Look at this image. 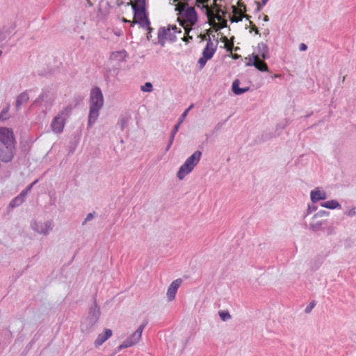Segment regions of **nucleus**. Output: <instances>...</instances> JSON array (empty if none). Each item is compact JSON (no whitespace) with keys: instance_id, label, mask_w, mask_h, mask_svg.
Returning a JSON list of instances; mask_svg holds the SVG:
<instances>
[{"instance_id":"f257e3e1","label":"nucleus","mask_w":356,"mask_h":356,"mask_svg":"<svg viewBox=\"0 0 356 356\" xmlns=\"http://www.w3.org/2000/svg\"><path fill=\"white\" fill-rule=\"evenodd\" d=\"M104 105V97L99 88L92 89L90 95V111L88 127L91 128L99 117V112Z\"/></svg>"},{"instance_id":"f03ea898","label":"nucleus","mask_w":356,"mask_h":356,"mask_svg":"<svg viewBox=\"0 0 356 356\" xmlns=\"http://www.w3.org/2000/svg\"><path fill=\"white\" fill-rule=\"evenodd\" d=\"M100 316V309L94 300L92 305L89 307L88 316L83 318L81 324V330L84 333H89L97 323Z\"/></svg>"},{"instance_id":"7ed1b4c3","label":"nucleus","mask_w":356,"mask_h":356,"mask_svg":"<svg viewBox=\"0 0 356 356\" xmlns=\"http://www.w3.org/2000/svg\"><path fill=\"white\" fill-rule=\"evenodd\" d=\"M177 10L179 11L182 19L180 20V24L188 25L193 26L197 20V15L195 8L188 6V3H178Z\"/></svg>"},{"instance_id":"20e7f679","label":"nucleus","mask_w":356,"mask_h":356,"mask_svg":"<svg viewBox=\"0 0 356 356\" xmlns=\"http://www.w3.org/2000/svg\"><path fill=\"white\" fill-rule=\"evenodd\" d=\"M201 156L202 152L197 150L186 160L183 165H181L177 173V177L180 180L183 179L186 175L189 174L194 169L199 163Z\"/></svg>"},{"instance_id":"39448f33","label":"nucleus","mask_w":356,"mask_h":356,"mask_svg":"<svg viewBox=\"0 0 356 356\" xmlns=\"http://www.w3.org/2000/svg\"><path fill=\"white\" fill-rule=\"evenodd\" d=\"M181 32V29L178 30V28L175 25L170 26L168 28L161 27L158 32L159 42L161 46H164L166 40L175 42L177 39L175 33H180Z\"/></svg>"},{"instance_id":"423d86ee","label":"nucleus","mask_w":356,"mask_h":356,"mask_svg":"<svg viewBox=\"0 0 356 356\" xmlns=\"http://www.w3.org/2000/svg\"><path fill=\"white\" fill-rule=\"evenodd\" d=\"M147 324V321H144L143 323L138 327V329L128 337L121 345L118 348V350H121L123 348L131 347L136 344L140 339L143 331Z\"/></svg>"},{"instance_id":"0eeeda50","label":"nucleus","mask_w":356,"mask_h":356,"mask_svg":"<svg viewBox=\"0 0 356 356\" xmlns=\"http://www.w3.org/2000/svg\"><path fill=\"white\" fill-rule=\"evenodd\" d=\"M31 228L37 233L47 236L52 231L54 223L52 220L33 221L31 224Z\"/></svg>"},{"instance_id":"6e6552de","label":"nucleus","mask_w":356,"mask_h":356,"mask_svg":"<svg viewBox=\"0 0 356 356\" xmlns=\"http://www.w3.org/2000/svg\"><path fill=\"white\" fill-rule=\"evenodd\" d=\"M54 102V95L49 90H44L40 96L34 101L33 104H40V106L49 110Z\"/></svg>"},{"instance_id":"1a4fd4ad","label":"nucleus","mask_w":356,"mask_h":356,"mask_svg":"<svg viewBox=\"0 0 356 356\" xmlns=\"http://www.w3.org/2000/svg\"><path fill=\"white\" fill-rule=\"evenodd\" d=\"M193 105L191 104L188 108H186L184 111V112L181 114L180 118L179 119L178 122L174 126L173 129L170 134V140H169L168 144L165 148V151H168L170 149L172 144L173 143L175 134L179 131L180 125L184 122V120H185L186 117L188 115V111L193 108Z\"/></svg>"},{"instance_id":"9d476101","label":"nucleus","mask_w":356,"mask_h":356,"mask_svg":"<svg viewBox=\"0 0 356 356\" xmlns=\"http://www.w3.org/2000/svg\"><path fill=\"white\" fill-rule=\"evenodd\" d=\"M132 9L136 22L140 24L142 26H149L150 22L145 14V8H143V9L141 8H134Z\"/></svg>"},{"instance_id":"9b49d317","label":"nucleus","mask_w":356,"mask_h":356,"mask_svg":"<svg viewBox=\"0 0 356 356\" xmlns=\"http://www.w3.org/2000/svg\"><path fill=\"white\" fill-rule=\"evenodd\" d=\"M232 13L234 15L230 17V20L232 22H238L242 21L243 17H246L249 19V16L243 15V13L245 12V6L244 4H240L239 8H237L235 6H232Z\"/></svg>"},{"instance_id":"f8f14e48","label":"nucleus","mask_w":356,"mask_h":356,"mask_svg":"<svg viewBox=\"0 0 356 356\" xmlns=\"http://www.w3.org/2000/svg\"><path fill=\"white\" fill-rule=\"evenodd\" d=\"M182 283V280L178 278L174 280L169 286L167 291V297L169 301H172L175 299L177 291Z\"/></svg>"},{"instance_id":"ddd939ff","label":"nucleus","mask_w":356,"mask_h":356,"mask_svg":"<svg viewBox=\"0 0 356 356\" xmlns=\"http://www.w3.org/2000/svg\"><path fill=\"white\" fill-rule=\"evenodd\" d=\"M201 9H205L208 17L213 19V20L217 19L218 21H221L223 18V15L225 13L220 8L217 9L216 12L214 13L213 11L211 10V9L207 4H203L201 7Z\"/></svg>"},{"instance_id":"4468645a","label":"nucleus","mask_w":356,"mask_h":356,"mask_svg":"<svg viewBox=\"0 0 356 356\" xmlns=\"http://www.w3.org/2000/svg\"><path fill=\"white\" fill-rule=\"evenodd\" d=\"M65 121L60 117L55 116L51 123V128L53 132L55 134H60L63 132Z\"/></svg>"},{"instance_id":"2eb2a0df","label":"nucleus","mask_w":356,"mask_h":356,"mask_svg":"<svg viewBox=\"0 0 356 356\" xmlns=\"http://www.w3.org/2000/svg\"><path fill=\"white\" fill-rule=\"evenodd\" d=\"M216 50V44H214L211 38H209L207 45L202 51V55L206 58L211 59Z\"/></svg>"},{"instance_id":"dca6fc26","label":"nucleus","mask_w":356,"mask_h":356,"mask_svg":"<svg viewBox=\"0 0 356 356\" xmlns=\"http://www.w3.org/2000/svg\"><path fill=\"white\" fill-rule=\"evenodd\" d=\"M311 200L312 202L315 203L321 200L327 198L326 193L324 191L320 190L318 188H315L310 193Z\"/></svg>"},{"instance_id":"f3484780","label":"nucleus","mask_w":356,"mask_h":356,"mask_svg":"<svg viewBox=\"0 0 356 356\" xmlns=\"http://www.w3.org/2000/svg\"><path fill=\"white\" fill-rule=\"evenodd\" d=\"M112 336V330L110 329H105L104 332L98 334L95 345L98 347L103 344L109 337Z\"/></svg>"},{"instance_id":"a211bd4d","label":"nucleus","mask_w":356,"mask_h":356,"mask_svg":"<svg viewBox=\"0 0 356 356\" xmlns=\"http://www.w3.org/2000/svg\"><path fill=\"white\" fill-rule=\"evenodd\" d=\"M127 56V53L125 50H120L113 52L110 56V58L112 60L124 61Z\"/></svg>"},{"instance_id":"6ab92c4d","label":"nucleus","mask_w":356,"mask_h":356,"mask_svg":"<svg viewBox=\"0 0 356 356\" xmlns=\"http://www.w3.org/2000/svg\"><path fill=\"white\" fill-rule=\"evenodd\" d=\"M268 46L263 43H259L257 46V54L256 56H258L259 57L261 56L264 60L268 58Z\"/></svg>"},{"instance_id":"aec40b11","label":"nucleus","mask_w":356,"mask_h":356,"mask_svg":"<svg viewBox=\"0 0 356 356\" xmlns=\"http://www.w3.org/2000/svg\"><path fill=\"white\" fill-rule=\"evenodd\" d=\"M239 83H240L238 79L235 80L232 83V91L236 95H242V94L245 93V92H248L250 89L248 87L243 88H239Z\"/></svg>"},{"instance_id":"412c9836","label":"nucleus","mask_w":356,"mask_h":356,"mask_svg":"<svg viewBox=\"0 0 356 356\" xmlns=\"http://www.w3.org/2000/svg\"><path fill=\"white\" fill-rule=\"evenodd\" d=\"M72 111V106L69 104L64 107L61 111H59L57 116L60 117L62 119H63L65 122L67 120V118L70 116Z\"/></svg>"},{"instance_id":"4be33fe9","label":"nucleus","mask_w":356,"mask_h":356,"mask_svg":"<svg viewBox=\"0 0 356 356\" xmlns=\"http://www.w3.org/2000/svg\"><path fill=\"white\" fill-rule=\"evenodd\" d=\"M255 65L254 67L261 72H268V67L267 66V64L264 61L261 60L258 56H255Z\"/></svg>"},{"instance_id":"5701e85b","label":"nucleus","mask_w":356,"mask_h":356,"mask_svg":"<svg viewBox=\"0 0 356 356\" xmlns=\"http://www.w3.org/2000/svg\"><path fill=\"white\" fill-rule=\"evenodd\" d=\"M29 99V95L26 92H22L17 98L16 100V108H19L24 104L26 103Z\"/></svg>"},{"instance_id":"b1692460","label":"nucleus","mask_w":356,"mask_h":356,"mask_svg":"<svg viewBox=\"0 0 356 356\" xmlns=\"http://www.w3.org/2000/svg\"><path fill=\"white\" fill-rule=\"evenodd\" d=\"M321 205L323 207H325L327 209H341V204L337 200H334L323 202L321 204Z\"/></svg>"},{"instance_id":"393cba45","label":"nucleus","mask_w":356,"mask_h":356,"mask_svg":"<svg viewBox=\"0 0 356 356\" xmlns=\"http://www.w3.org/2000/svg\"><path fill=\"white\" fill-rule=\"evenodd\" d=\"M24 202V193H20L19 195L15 197L9 204V207L14 208L19 206Z\"/></svg>"},{"instance_id":"a878e982","label":"nucleus","mask_w":356,"mask_h":356,"mask_svg":"<svg viewBox=\"0 0 356 356\" xmlns=\"http://www.w3.org/2000/svg\"><path fill=\"white\" fill-rule=\"evenodd\" d=\"M129 5L131 6V8H141L143 9V8H145L146 6V0H134L133 1H130Z\"/></svg>"},{"instance_id":"bb28decb","label":"nucleus","mask_w":356,"mask_h":356,"mask_svg":"<svg viewBox=\"0 0 356 356\" xmlns=\"http://www.w3.org/2000/svg\"><path fill=\"white\" fill-rule=\"evenodd\" d=\"M182 26L185 30V34H186V35H184L182 38V40L186 42H189L190 40H191L193 39V37L189 35V32L191 31L192 26H188V25H184V24H182Z\"/></svg>"},{"instance_id":"cd10ccee","label":"nucleus","mask_w":356,"mask_h":356,"mask_svg":"<svg viewBox=\"0 0 356 356\" xmlns=\"http://www.w3.org/2000/svg\"><path fill=\"white\" fill-rule=\"evenodd\" d=\"M323 222L321 221L312 222L309 223V228L314 232H316L321 228Z\"/></svg>"},{"instance_id":"c85d7f7f","label":"nucleus","mask_w":356,"mask_h":356,"mask_svg":"<svg viewBox=\"0 0 356 356\" xmlns=\"http://www.w3.org/2000/svg\"><path fill=\"white\" fill-rule=\"evenodd\" d=\"M218 314L222 321H227L232 318L230 314L227 311H220Z\"/></svg>"},{"instance_id":"c756f323","label":"nucleus","mask_w":356,"mask_h":356,"mask_svg":"<svg viewBox=\"0 0 356 356\" xmlns=\"http://www.w3.org/2000/svg\"><path fill=\"white\" fill-rule=\"evenodd\" d=\"M11 33V31H9L6 27H3L2 29H0V42L4 40L7 35Z\"/></svg>"},{"instance_id":"7c9ffc66","label":"nucleus","mask_w":356,"mask_h":356,"mask_svg":"<svg viewBox=\"0 0 356 356\" xmlns=\"http://www.w3.org/2000/svg\"><path fill=\"white\" fill-rule=\"evenodd\" d=\"M153 90L152 84L149 82L145 83L143 86H141V90L143 92H151Z\"/></svg>"},{"instance_id":"2f4dec72","label":"nucleus","mask_w":356,"mask_h":356,"mask_svg":"<svg viewBox=\"0 0 356 356\" xmlns=\"http://www.w3.org/2000/svg\"><path fill=\"white\" fill-rule=\"evenodd\" d=\"M208 60H209V58H206V57H205V56H204L203 55H202V58H199V60H198V64H199V65H200V69H202V68L204 67V65H205V64H206V63H207V61Z\"/></svg>"},{"instance_id":"473e14b6","label":"nucleus","mask_w":356,"mask_h":356,"mask_svg":"<svg viewBox=\"0 0 356 356\" xmlns=\"http://www.w3.org/2000/svg\"><path fill=\"white\" fill-rule=\"evenodd\" d=\"M95 212L93 213H89L87 216L85 220L82 222V225H85L87 222L92 220L94 218Z\"/></svg>"},{"instance_id":"72a5a7b5","label":"nucleus","mask_w":356,"mask_h":356,"mask_svg":"<svg viewBox=\"0 0 356 356\" xmlns=\"http://www.w3.org/2000/svg\"><path fill=\"white\" fill-rule=\"evenodd\" d=\"M328 215V212L326 211H318V213H316V214L314 215L313 216V218H316L318 217H323V216H327Z\"/></svg>"},{"instance_id":"f704fd0d","label":"nucleus","mask_w":356,"mask_h":356,"mask_svg":"<svg viewBox=\"0 0 356 356\" xmlns=\"http://www.w3.org/2000/svg\"><path fill=\"white\" fill-rule=\"evenodd\" d=\"M316 305V303L314 301L313 302H311L307 306V307L305 308V312L306 313H309L311 312L312 309L315 307Z\"/></svg>"},{"instance_id":"c9c22d12","label":"nucleus","mask_w":356,"mask_h":356,"mask_svg":"<svg viewBox=\"0 0 356 356\" xmlns=\"http://www.w3.org/2000/svg\"><path fill=\"white\" fill-rule=\"evenodd\" d=\"M233 39H234V37L231 39V41L229 43L225 44L227 50L229 51H232V49H234Z\"/></svg>"},{"instance_id":"e433bc0d","label":"nucleus","mask_w":356,"mask_h":356,"mask_svg":"<svg viewBox=\"0 0 356 356\" xmlns=\"http://www.w3.org/2000/svg\"><path fill=\"white\" fill-rule=\"evenodd\" d=\"M209 1V0H197L196 1V6L201 8L202 6L207 3Z\"/></svg>"},{"instance_id":"4c0bfd02","label":"nucleus","mask_w":356,"mask_h":356,"mask_svg":"<svg viewBox=\"0 0 356 356\" xmlns=\"http://www.w3.org/2000/svg\"><path fill=\"white\" fill-rule=\"evenodd\" d=\"M252 58H250L249 61L247 63L248 66H254L256 62L255 56L252 54Z\"/></svg>"},{"instance_id":"58836bf2","label":"nucleus","mask_w":356,"mask_h":356,"mask_svg":"<svg viewBox=\"0 0 356 356\" xmlns=\"http://www.w3.org/2000/svg\"><path fill=\"white\" fill-rule=\"evenodd\" d=\"M8 109L4 108L1 113H0V120H3L6 119V117H4V115L7 114Z\"/></svg>"},{"instance_id":"ea45409f","label":"nucleus","mask_w":356,"mask_h":356,"mask_svg":"<svg viewBox=\"0 0 356 356\" xmlns=\"http://www.w3.org/2000/svg\"><path fill=\"white\" fill-rule=\"evenodd\" d=\"M347 215L349 216H355L356 215V211L355 209H351L347 212Z\"/></svg>"},{"instance_id":"a19ab883","label":"nucleus","mask_w":356,"mask_h":356,"mask_svg":"<svg viewBox=\"0 0 356 356\" xmlns=\"http://www.w3.org/2000/svg\"><path fill=\"white\" fill-rule=\"evenodd\" d=\"M307 49V46L305 43H301L299 46L300 51H305Z\"/></svg>"},{"instance_id":"79ce46f5","label":"nucleus","mask_w":356,"mask_h":356,"mask_svg":"<svg viewBox=\"0 0 356 356\" xmlns=\"http://www.w3.org/2000/svg\"><path fill=\"white\" fill-rule=\"evenodd\" d=\"M221 24V28H224L227 26V20L224 19V17L222 19L221 21H219Z\"/></svg>"},{"instance_id":"37998d69","label":"nucleus","mask_w":356,"mask_h":356,"mask_svg":"<svg viewBox=\"0 0 356 356\" xmlns=\"http://www.w3.org/2000/svg\"><path fill=\"white\" fill-rule=\"evenodd\" d=\"M127 120L123 119L121 120V129L123 130L127 124Z\"/></svg>"},{"instance_id":"c03bdc74","label":"nucleus","mask_w":356,"mask_h":356,"mask_svg":"<svg viewBox=\"0 0 356 356\" xmlns=\"http://www.w3.org/2000/svg\"><path fill=\"white\" fill-rule=\"evenodd\" d=\"M252 31H255V33H256L257 34H258V33H259V30H258L257 27L254 24H252Z\"/></svg>"},{"instance_id":"a18cd8bd","label":"nucleus","mask_w":356,"mask_h":356,"mask_svg":"<svg viewBox=\"0 0 356 356\" xmlns=\"http://www.w3.org/2000/svg\"><path fill=\"white\" fill-rule=\"evenodd\" d=\"M316 209L315 207H312L311 206H309L308 207V211H307V214H309L310 212H312V211H314Z\"/></svg>"},{"instance_id":"49530a36","label":"nucleus","mask_w":356,"mask_h":356,"mask_svg":"<svg viewBox=\"0 0 356 356\" xmlns=\"http://www.w3.org/2000/svg\"><path fill=\"white\" fill-rule=\"evenodd\" d=\"M36 182H37V181H35L34 182H33V183H32V184H31V185H30V186H29L26 189V191L27 192H28V191H29L31 189V188H32V186H33V184H35Z\"/></svg>"},{"instance_id":"de8ad7c7","label":"nucleus","mask_w":356,"mask_h":356,"mask_svg":"<svg viewBox=\"0 0 356 356\" xmlns=\"http://www.w3.org/2000/svg\"><path fill=\"white\" fill-rule=\"evenodd\" d=\"M240 56H241L240 55H238L236 54H232V58L234 59H238Z\"/></svg>"},{"instance_id":"09e8293b","label":"nucleus","mask_w":356,"mask_h":356,"mask_svg":"<svg viewBox=\"0 0 356 356\" xmlns=\"http://www.w3.org/2000/svg\"><path fill=\"white\" fill-rule=\"evenodd\" d=\"M264 22H268L269 21V18H268V17L267 15H264Z\"/></svg>"},{"instance_id":"8fccbe9b","label":"nucleus","mask_w":356,"mask_h":356,"mask_svg":"<svg viewBox=\"0 0 356 356\" xmlns=\"http://www.w3.org/2000/svg\"><path fill=\"white\" fill-rule=\"evenodd\" d=\"M268 0H261V5L262 6H264L266 4V3L268 2Z\"/></svg>"},{"instance_id":"3c124183","label":"nucleus","mask_w":356,"mask_h":356,"mask_svg":"<svg viewBox=\"0 0 356 356\" xmlns=\"http://www.w3.org/2000/svg\"><path fill=\"white\" fill-rule=\"evenodd\" d=\"M21 193H24V198L27 193V191L26 190H24V191H22Z\"/></svg>"},{"instance_id":"603ef678","label":"nucleus","mask_w":356,"mask_h":356,"mask_svg":"<svg viewBox=\"0 0 356 356\" xmlns=\"http://www.w3.org/2000/svg\"><path fill=\"white\" fill-rule=\"evenodd\" d=\"M238 49H239V47H235V48H234V50H235V51H238Z\"/></svg>"},{"instance_id":"864d4df0","label":"nucleus","mask_w":356,"mask_h":356,"mask_svg":"<svg viewBox=\"0 0 356 356\" xmlns=\"http://www.w3.org/2000/svg\"><path fill=\"white\" fill-rule=\"evenodd\" d=\"M11 29L13 30L15 29V26L13 24L11 25Z\"/></svg>"},{"instance_id":"5fc2aeb1","label":"nucleus","mask_w":356,"mask_h":356,"mask_svg":"<svg viewBox=\"0 0 356 356\" xmlns=\"http://www.w3.org/2000/svg\"><path fill=\"white\" fill-rule=\"evenodd\" d=\"M224 40L227 41V37H225V38H224Z\"/></svg>"},{"instance_id":"6e6d98bb","label":"nucleus","mask_w":356,"mask_h":356,"mask_svg":"<svg viewBox=\"0 0 356 356\" xmlns=\"http://www.w3.org/2000/svg\"><path fill=\"white\" fill-rule=\"evenodd\" d=\"M257 10H260V6H258Z\"/></svg>"}]
</instances>
